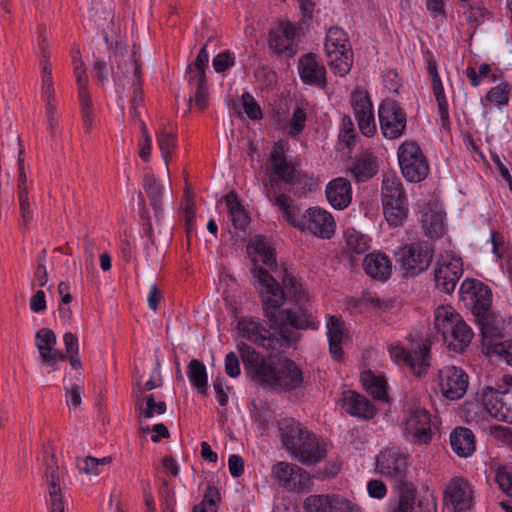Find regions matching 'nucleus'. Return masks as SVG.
Segmentation results:
<instances>
[{"label": "nucleus", "instance_id": "f257e3e1", "mask_svg": "<svg viewBox=\"0 0 512 512\" xmlns=\"http://www.w3.org/2000/svg\"><path fill=\"white\" fill-rule=\"evenodd\" d=\"M264 316L269 321V327L275 331L272 333L267 329L265 341L262 347L267 350L281 352L288 349L293 342L299 339L289 327L297 330H317L318 321L306 308L263 310Z\"/></svg>", "mask_w": 512, "mask_h": 512}, {"label": "nucleus", "instance_id": "f03ea898", "mask_svg": "<svg viewBox=\"0 0 512 512\" xmlns=\"http://www.w3.org/2000/svg\"><path fill=\"white\" fill-rule=\"evenodd\" d=\"M284 448L303 465H313L326 457L325 444L294 418L286 417L278 422Z\"/></svg>", "mask_w": 512, "mask_h": 512}, {"label": "nucleus", "instance_id": "7ed1b4c3", "mask_svg": "<svg viewBox=\"0 0 512 512\" xmlns=\"http://www.w3.org/2000/svg\"><path fill=\"white\" fill-rule=\"evenodd\" d=\"M381 202L384 217L390 227L403 226L408 218V198L399 177L386 175L382 181Z\"/></svg>", "mask_w": 512, "mask_h": 512}, {"label": "nucleus", "instance_id": "20e7f679", "mask_svg": "<svg viewBox=\"0 0 512 512\" xmlns=\"http://www.w3.org/2000/svg\"><path fill=\"white\" fill-rule=\"evenodd\" d=\"M240 357L247 378L262 388H273L278 367V359L265 357L253 347L241 342L238 345Z\"/></svg>", "mask_w": 512, "mask_h": 512}, {"label": "nucleus", "instance_id": "39448f33", "mask_svg": "<svg viewBox=\"0 0 512 512\" xmlns=\"http://www.w3.org/2000/svg\"><path fill=\"white\" fill-rule=\"evenodd\" d=\"M435 253L429 241H417L400 247L394 258L403 275L417 276L431 265Z\"/></svg>", "mask_w": 512, "mask_h": 512}, {"label": "nucleus", "instance_id": "423d86ee", "mask_svg": "<svg viewBox=\"0 0 512 512\" xmlns=\"http://www.w3.org/2000/svg\"><path fill=\"white\" fill-rule=\"evenodd\" d=\"M402 176L410 183H419L429 175V164L416 141L406 140L397 150Z\"/></svg>", "mask_w": 512, "mask_h": 512}, {"label": "nucleus", "instance_id": "0eeeda50", "mask_svg": "<svg viewBox=\"0 0 512 512\" xmlns=\"http://www.w3.org/2000/svg\"><path fill=\"white\" fill-rule=\"evenodd\" d=\"M431 347L432 341L425 338L420 339L412 351L401 345L392 346L389 351L397 363L404 364L416 377L421 378L428 373V369L431 367Z\"/></svg>", "mask_w": 512, "mask_h": 512}, {"label": "nucleus", "instance_id": "6e6552de", "mask_svg": "<svg viewBox=\"0 0 512 512\" xmlns=\"http://www.w3.org/2000/svg\"><path fill=\"white\" fill-rule=\"evenodd\" d=\"M209 55L207 51V43L199 50L195 61L188 66L189 77L188 84L195 91L188 98L189 105L195 101V105L199 110L203 111L208 106V83L205 70L208 67Z\"/></svg>", "mask_w": 512, "mask_h": 512}, {"label": "nucleus", "instance_id": "1a4fd4ad", "mask_svg": "<svg viewBox=\"0 0 512 512\" xmlns=\"http://www.w3.org/2000/svg\"><path fill=\"white\" fill-rule=\"evenodd\" d=\"M378 119L382 135L389 140L400 138L406 131L407 116L400 103L384 99L378 108Z\"/></svg>", "mask_w": 512, "mask_h": 512}, {"label": "nucleus", "instance_id": "9d476101", "mask_svg": "<svg viewBox=\"0 0 512 512\" xmlns=\"http://www.w3.org/2000/svg\"><path fill=\"white\" fill-rule=\"evenodd\" d=\"M294 228L301 232L309 231L322 239H330L335 233L336 224L331 213L320 207H311L303 214L300 213Z\"/></svg>", "mask_w": 512, "mask_h": 512}, {"label": "nucleus", "instance_id": "9b49d317", "mask_svg": "<svg viewBox=\"0 0 512 512\" xmlns=\"http://www.w3.org/2000/svg\"><path fill=\"white\" fill-rule=\"evenodd\" d=\"M253 268L251 273L259 284L264 287L262 297V310H275L282 307L286 300V293L277 280L264 267L258 265L256 257H251Z\"/></svg>", "mask_w": 512, "mask_h": 512}, {"label": "nucleus", "instance_id": "f8f14e48", "mask_svg": "<svg viewBox=\"0 0 512 512\" xmlns=\"http://www.w3.org/2000/svg\"><path fill=\"white\" fill-rule=\"evenodd\" d=\"M408 454L398 447L387 448L376 458V469L384 477L399 484L407 482Z\"/></svg>", "mask_w": 512, "mask_h": 512}, {"label": "nucleus", "instance_id": "ddd939ff", "mask_svg": "<svg viewBox=\"0 0 512 512\" xmlns=\"http://www.w3.org/2000/svg\"><path fill=\"white\" fill-rule=\"evenodd\" d=\"M481 403L492 417L512 424V390L510 388L486 386L481 393Z\"/></svg>", "mask_w": 512, "mask_h": 512}, {"label": "nucleus", "instance_id": "4468645a", "mask_svg": "<svg viewBox=\"0 0 512 512\" xmlns=\"http://www.w3.org/2000/svg\"><path fill=\"white\" fill-rule=\"evenodd\" d=\"M406 438L414 444H428L433 437L431 414L422 407L412 409L405 421Z\"/></svg>", "mask_w": 512, "mask_h": 512}, {"label": "nucleus", "instance_id": "2eb2a0df", "mask_svg": "<svg viewBox=\"0 0 512 512\" xmlns=\"http://www.w3.org/2000/svg\"><path fill=\"white\" fill-rule=\"evenodd\" d=\"M272 473L283 488L298 491L310 489L311 475L296 464L278 462L273 466Z\"/></svg>", "mask_w": 512, "mask_h": 512}, {"label": "nucleus", "instance_id": "dca6fc26", "mask_svg": "<svg viewBox=\"0 0 512 512\" xmlns=\"http://www.w3.org/2000/svg\"><path fill=\"white\" fill-rule=\"evenodd\" d=\"M444 503L452 512H466L473 505V490L462 477L452 478L444 490Z\"/></svg>", "mask_w": 512, "mask_h": 512}, {"label": "nucleus", "instance_id": "f3484780", "mask_svg": "<svg viewBox=\"0 0 512 512\" xmlns=\"http://www.w3.org/2000/svg\"><path fill=\"white\" fill-rule=\"evenodd\" d=\"M351 105L359 130L364 136L372 137L376 133V123L369 93L363 90L353 91Z\"/></svg>", "mask_w": 512, "mask_h": 512}, {"label": "nucleus", "instance_id": "a211bd4d", "mask_svg": "<svg viewBox=\"0 0 512 512\" xmlns=\"http://www.w3.org/2000/svg\"><path fill=\"white\" fill-rule=\"evenodd\" d=\"M272 390L286 393L296 390L303 385V372L298 364L288 358L278 359V367Z\"/></svg>", "mask_w": 512, "mask_h": 512}, {"label": "nucleus", "instance_id": "6ab92c4d", "mask_svg": "<svg viewBox=\"0 0 512 512\" xmlns=\"http://www.w3.org/2000/svg\"><path fill=\"white\" fill-rule=\"evenodd\" d=\"M442 395L449 400H458L468 388V375L460 367L445 366L439 371Z\"/></svg>", "mask_w": 512, "mask_h": 512}, {"label": "nucleus", "instance_id": "aec40b11", "mask_svg": "<svg viewBox=\"0 0 512 512\" xmlns=\"http://www.w3.org/2000/svg\"><path fill=\"white\" fill-rule=\"evenodd\" d=\"M395 487L398 491V499L390 512H436L435 502L425 503L423 500L418 501L417 511H415L417 489L412 482H401L395 484Z\"/></svg>", "mask_w": 512, "mask_h": 512}, {"label": "nucleus", "instance_id": "412c9836", "mask_svg": "<svg viewBox=\"0 0 512 512\" xmlns=\"http://www.w3.org/2000/svg\"><path fill=\"white\" fill-rule=\"evenodd\" d=\"M340 401L341 407L346 413L365 421L373 419L378 413V409L372 401L353 390L343 391Z\"/></svg>", "mask_w": 512, "mask_h": 512}, {"label": "nucleus", "instance_id": "4be33fe9", "mask_svg": "<svg viewBox=\"0 0 512 512\" xmlns=\"http://www.w3.org/2000/svg\"><path fill=\"white\" fill-rule=\"evenodd\" d=\"M298 72L306 85L324 89L327 85L325 66L317 60V55L307 53L298 61Z\"/></svg>", "mask_w": 512, "mask_h": 512}, {"label": "nucleus", "instance_id": "5701e85b", "mask_svg": "<svg viewBox=\"0 0 512 512\" xmlns=\"http://www.w3.org/2000/svg\"><path fill=\"white\" fill-rule=\"evenodd\" d=\"M35 345L39 351L40 364L57 370V360L63 359V352L55 349L56 335L49 328H42L36 332Z\"/></svg>", "mask_w": 512, "mask_h": 512}, {"label": "nucleus", "instance_id": "b1692460", "mask_svg": "<svg viewBox=\"0 0 512 512\" xmlns=\"http://www.w3.org/2000/svg\"><path fill=\"white\" fill-rule=\"evenodd\" d=\"M463 274L462 263L448 262L440 264L434 270V282L436 288L445 293L452 294L456 288V284Z\"/></svg>", "mask_w": 512, "mask_h": 512}, {"label": "nucleus", "instance_id": "393cba45", "mask_svg": "<svg viewBox=\"0 0 512 512\" xmlns=\"http://www.w3.org/2000/svg\"><path fill=\"white\" fill-rule=\"evenodd\" d=\"M326 198L332 207L343 210L352 200V187L348 179L338 177L331 180L326 186Z\"/></svg>", "mask_w": 512, "mask_h": 512}, {"label": "nucleus", "instance_id": "a878e982", "mask_svg": "<svg viewBox=\"0 0 512 512\" xmlns=\"http://www.w3.org/2000/svg\"><path fill=\"white\" fill-rule=\"evenodd\" d=\"M475 322L479 326L483 342L502 338L503 320L492 308L485 311L482 315L475 313Z\"/></svg>", "mask_w": 512, "mask_h": 512}, {"label": "nucleus", "instance_id": "bb28decb", "mask_svg": "<svg viewBox=\"0 0 512 512\" xmlns=\"http://www.w3.org/2000/svg\"><path fill=\"white\" fill-rule=\"evenodd\" d=\"M363 269L372 279L386 281L391 275L392 263L384 253H369L364 257Z\"/></svg>", "mask_w": 512, "mask_h": 512}, {"label": "nucleus", "instance_id": "cd10ccee", "mask_svg": "<svg viewBox=\"0 0 512 512\" xmlns=\"http://www.w3.org/2000/svg\"><path fill=\"white\" fill-rule=\"evenodd\" d=\"M378 169V158L373 153L365 152L355 157L349 171L356 182L364 183L374 177Z\"/></svg>", "mask_w": 512, "mask_h": 512}, {"label": "nucleus", "instance_id": "c85d7f7f", "mask_svg": "<svg viewBox=\"0 0 512 512\" xmlns=\"http://www.w3.org/2000/svg\"><path fill=\"white\" fill-rule=\"evenodd\" d=\"M247 253L250 258L252 254H257L261 257L262 263L272 271L278 268L276 260L275 248L271 246L266 236L258 234L247 245Z\"/></svg>", "mask_w": 512, "mask_h": 512}, {"label": "nucleus", "instance_id": "c756f323", "mask_svg": "<svg viewBox=\"0 0 512 512\" xmlns=\"http://www.w3.org/2000/svg\"><path fill=\"white\" fill-rule=\"evenodd\" d=\"M78 86V97L80 101V113L83 120V127L89 133L93 126L94 109L92 99L87 88L88 77L86 74L76 76Z\"/></svg>", "mask_w": 512, "mask_h": 512}, {"label": "nucleus", "instance_id": "7c9ffc66", "mask_svg": "<svg viewBox=\"0 0 512 512\" xmlns=\"http://www.w3.org/2000/svg\"><path fill=\"white\" fill-rule=\"evenodd\" d=\"M462 8L468 27L471 30V37L486 19H493V13L485 7L481 0H471L463 4Z\"/></svg>", "mask_w": 512, "mask_h": 512}, {"label": "nucleus", "instance_id": "2f4dec72", "mask_svg": "<svg viewBox=\"0 0 512 512\" xmlns=\"http://www.w3.org/2000/svg\"><path fill=\"white\" fill-rule=\"evenodd\" d=\"M452 450L460 457L471 455L476 448L475 436L467 427H456L450 434Z\"/></svg>", "mask_w": 512, "mask_h": 512}, {"label": "nucleus", "instance_id": "473e14b6", "mask_svg": "<svg viewBox=\"0 0 512 512\" xmlns=\"http://www.w3.org/2000/svg\"><path fill=\"white\" fill-rule=\"evenodd\" d=\"M144 191L149 200V204L154 211V216L158 222L163 218V186L153 174H146L143 182Z\"/></svg>", "mask_w": 512, "mask_h": 512}, {"label": "nucleus", "instance_id": "72a5a7b5", "mask_svg": "<svg viewBox=\"0 0 512 512\" xmlns=\"http://www.w3.org/2000/svg\"><path fill=\"white\" fill-rule=\"evenodd\" d=\"M224 200L228 208V212L231 216L234 228L245 231L251 222V218L248 211L242 205L236 191H229L224 196Z\"/></svg>", "mask_w": 512, "mask_h": 512}, {"label": "nucleus", "instance_id": "f704fd0d", "mask_svg": "<svg viewBox=\"0 0 512 512\" xmlns=\"http://www.w3.org/2000/svg\"><path fill=\"white\" fill-rule=\"evenodd\" d=\"M338 504H341V507H345L346 509L353 510V506L350 501L344 500L339 501L334 496L330 497L329 495H310L304 501V509L307 512H332L334 509H338Z\"/></svg>", "mask_w": 512, "mask_h": 512}, {"label": "nucleus", "instance_id": "c9c22d12", "mask_svg": "<svg viewBox=\"0 0 512 512\" xmlns=\"http://www.w3.org/2000/svg\"><path fill=\"white\" fill-rule=\"evenodd\" d=\"M460 315L451 307L440 306L435 310L434 328L441 333L443 341L448 344L452 330H454V323L457 324Z\"/></svg>", "mask_w": 512, "mask_h": 512}, {"label": "nucleus", "instance_id": "e433bc0d", "mask_svg": "<svg viewBox=\"0 0 512 512\" xmlns=\"http://www.w3.org/2000/svg\"><path fill=\"white\" fill-rule=\"evenodd\" d=\"M187 376L197 392L202 396H207L209 386L204 363L198 359H192L187 366Z\"/></svg>", "mask_w": 512, "mask_h": 512}, {"label": "nucleus", "instance_id": "4c0bfd02", "mask_svg": "<svg viewBox=\"0 0 512 512\" xmlns=\"http://www.w3.org/2000/svg\"><path fill=\"white\" fill-rule=\"evenodd\" d=\"M237 328L242 337L253 342L254 344L261 346L262 342L265 341V334L267 329L252 317H243L239 319Z\"/></svg>", "mask_w": 512, "mask_h": 512}, {"label": "nucleus", "instance_id": "58836bf2", "mask_svg": "<svg viewBox=\"0 0 512 512\" xmlns=\"http://www.w3.org/2000/svg\"><path fill=\"white\" fill-rule=\"evenodd\" d=\"M472 338L471 328L460 317L457 324L454 323V330H452L448 347L457 353L463 352L471 343Z\"/></svg>", "mask_w": 512, "mask_h": 512}, {"label": "nucleus", "instance_id": "ea45409f", "mask_svg": "<svg viewBox=\"0 0 512 512\" xmlns=\"http://www.w3.org/2000/svg\"><path fill=\"white\" fill-rule=\"evenodd\" d=\"M280 273V286L283 288V291H288L294 302L298 305L297 308H303L302 304L307 301V294L303 289L302 284L294 275L288 271L286 267H283Z\"/></svg>", "mask_w": 512, "mask_h": 512}, {"label": "nucleus", "instance_id": "a19ab883", "mask_svg": "<svg viewBox=\"0 0 512 512\" xmlns=\"http://www.w3.org/2000/svg\"><path fill=\"white\" fill-rule=\"evenodd\" d=\"M364 389L377 400H388L387 382L384 377L375 375L371 370L361 374Z\"/></svg>", "mask_w": 512, "mask_h": 512}, {"label": "nucleus", "instance_id": "79ce46f5", "mask_svg": "<svg viewBox=\"0 0 512 512\" xmlns=\"http://www.w3.org/2000/svg\"><path fill=\"white\" fill-rule=\"evenodd\" d=\"M328 57V65L335 74L340 76L347 75L353 65V50L345 51L340 49L338 51H326Z\"/></svg>", "mask_w": 512, "mask_h": 512}, {"label": "nucleus", "instance_id": "37998d69", "mask_svg": "<svg viewBox=\"0 0 512 512\" xmlns=\"http://www.w3.org/2000/svg\"><path fill=\"white\" fill-rule=\"evenodd\" d=\"M325 51L351 50L347 32L339 26H332L326 32Z\"/></svg>", "mask_w": 512, "mask_h": 512}, {"label": "nucleus", "instance_id": "c03bdc74", "mask_svg": "<svg viewBox=\"0 0 512 512\" xmlns=\"http://www.w3.org/2000/svg\"><path fill=\"white\" fill-rule=\"evenodd\" d=\"M492 290L486 284H479L478 292L469 300L472 315L480 312L482 315L485 311L492 308Z\"/></svg>", "mask_w": 512, "mask_h": 512}, {"label": "nucleus", "instance_id": "a18cd8bd", "mask_svg": "<svg viewBox=\"0 0 512 512\" xmlns=\"http://www.w3.org/2000/svg\"><path fill=\"white\" fill-rule=\"evenodd\" d=\"M292 201L289 195L280 193L275 196L274 204L282 211L285 220L294 227L301 213V209L298 206H291Z\"/></svg>", "mask_w": 512, "mask_h": 512}, {"label": "nucleus", "instance_id": "49530a36", "mask_svg": "<svg viewBox=\"0 0 512 512\" xmlns=\"http://www.w3.org/2000/svg\"><path fill=\"white\" fill-rule=\"evenodd\" d=\"M221 500L220 492L214 485H208L202 501L195 505L192 512H218L217 502Z\"/></svg>", "mask_w": 512, "mask_h": 512}, {"label": "nucleus", "instance_id": "de8ad7c7", "mask_svg": "<svg viewBox=\"0 0 512 512\" xmlns=\"http://www.w3.org/2000/svg\"><path fill=\"white\" fill-rule=\"evenodd\" d=\"M268 45L276 54H285L289 57L295 54L293 47L288 43V40L280 33V31H278V29L269 31Z\"/></svg>", "mask_w": 512, "mask_h": 512}, {"label": "nucleus", "instance_id": "09e8293b", "mask_svg": "<svg viewBox=\"0 0 512 512\" xmlns=\"http://www.w3.org/2000/svg\"><path fill=\"white\" fill-rule=\"evenodd\" d=\"M432 89L434 96L436 98L438 104V110L440 115V120L443 128H449L450 120H449V106L448 101L445 96L444 87L441 82L432 84Z\"/></svg>", "mask_w": 512, "mask_h": 512}, {"label": "nucleus", "instance_id": "8fccbe9b", "mask_svg": "<svg viewBox=\"0 0 512 512\" xmlns=\"http://www.w3.org/2000/svg\"><path fill=\"white\" fill-rule=\"evenodd\" d=\"M296 169V165L292 162L277 163L272 167V173L270 175V181H281L288 184L292 181V176Z\"/></svg>", "mask_w": 512, "mask_h": 512}, {"label": "nucleus", "instance_id": "3c124183", "mask_svg": "<svg viewBox=\"0 0 512 512\" xmlns=\"http://www.w3.org/2000/svg\"><path fill=\"white\" fill-rule=\"evenodd\" d=\"M58 466L56 465V459L54 455H51L48 459H46V470L45 476L48 483L49 494L50 493H58L62 492L60 487V479L58 474Z\"/></svg>", "mask_w": 512, "mask_h": 512}, {"label": "nucleus", "instance_id": "603ef678", "mask_svg": "<svg viewBox=\"0 0 512 512\" xmlns=\"http://www.w3.org/2000/svg\"><path fill=\"white\" fill-rule=\"evenodd\" d=\"M157 141L162 157L167 165L172 152L176 148V134L163 130L157 134Z\"/></svg>", "mask_w": 512, "mask_h": 512}, {"label": "nucleus", "instance_id": "864d4df0", "mask_svg": "<svg viewBox=\"0 0 512 512\" xmlns=\"http://www.w3.org/2000/svg\"><path fill=\"white\" fill-rule=\"evenodd\" d=\"M512 86L507 81L501 82L498 86L492 87L486 94V98L490 102H495L499 105H506L509 102V94Z\"/></svg>", "mask_w": 512, "mask_h": 512}, {"label": "nucleus", "instance_id": "5fc2aeb1", "mask_svg": "<svg viewBox=\"0 0 512 512\" xmlns=\"http://www.w3.org/2000/svg\"><path fill=\"white\" fill-rule=\"evenodd\" d=\"M307 120L306 110L302 107L297 106L292 114V117L289 121V135L291 137L298 136L305 129V122Z\"/></svg>", "mask_w": 512, "mask_h": 512}, {"label": "nucleus", "instance_id": "6e6d98bb", "mask_svg": "<svg viewBox=\"0 0 512 512\" xmlns=\"http://www.w3.org/2000/svg\"><path fill=\"white\" fill-rule=\"evenodd\" d=\"M356 133L354 124L349 115H344L342 118V128L339 134V141L344 143L346 147L351 148L355 145Z\"/></svg>", "mask_w": 512, "mask_h": 512}, {"label": "nucleus", "instance_id": "4d7b16f0", "mask_svg": "<svg viewBox=\"0 0 512 512\" xmlns=\"http://www.w3.org/2000/svg\"><path fill=\"white\" fill-rule=\"evenodd\" d=\"M241 99L244 112L246 113L248 118H250L251 120H259L263 117L260 105L249 92H244L242 94Z\"/></svg>", "mask_w": 512, "mask_h": 512}, {"label": "nucleus", "instance_id": "13d9d810", "mask_svg": "<svg viewBox=\"0 0 512 512\" xmlns=\"http://www.w3.org/2000/svg\"><path fill=\"white\" fill-rule=\"evenodd\" d=\"M212 65L217 73H224L235 65V54L225 50L213 58Z\"/></svg>", "mask_w": 512, "mask_h": 512}, {"label": "nucleus", "instance_id": "bf43d9fd", "mask_svg": "<svg viewBox=\"0 0 512 512\" xmlns=\"http://www.w3.org/2000/svg\"><path fill=\"white\" fill-rule=\"evenodd\" d=\"M346 244L348 250L357 255L365 253L369 248L365 236L360 233L346 234Z\"/></svg>", "mask_w": 512, "mask_h": 512}, {"label": "nucleus", "instance_id": "052dcab7", "mask_svg": "<svg viewBox=\"0 0 512 512\" xmlns=\"http://www.w3.org/2000/svg\"><path fill=\"white\" fill-rule=\"evenodd\" d=\"M328 341H341L343 338L344 322L340 317L332 315L327 322Z\"/></svg>", "mask_w": 512, "mask_h": 512}, {"label": "nucleus", "instance_id": "680f3d73", "mask_svg": "<svg viewBox=\"0 0 512 512\" xmlns=\"http://www.w3.org/2000/svg\"><path fill=\"white\" fill-rule=\"evenodd\" d=\"M488 351L491 354L504 356L506 362L512 365V340L488 344Z\"/></svg>", "mask_w": 512, "mask_h": 512}, {"label": "nucleus", "instance_id": "e2e57ef3", "mask_svg": "<svg viewBox=\"0 0 512 512\" xmlns=\"http://www.w3.org/2000/svg\"><path fill=\"white\" fill-rule=\"evenodd\" d=\"M495 481L499 488L509 497H512V473H510L506 467H499Z\"/></svg>", "mask_w": 512, "mask_h": 512}, {"label": "nucleus", "instance_id": "0e129e2a", "mask_svg": "<svg viewBox=\"0 0 512 512\" xmlns=\"http://www.w3.org/2000/svg\"><path fill=\"white\" fill-rule=\"evenodd\" d=\"M479 284H483L480 280L467 278L465 279L459 289L460 298L463 301L471 300L475 292H478Z\"/></svg>", "mask_w": 512, "mask_h": 512}, {"label": "nucleus", "instance_id": "69168bd1", "mask_svg": "<svg viewBox=\"0 0 512 512\" xmlns=\"http://www.w3.org/2000/svg\"><path fill=\"white\" fill-rule=\"evenodd\" d=\"M213 388L219 405L225 407L229 399L228 392L231 389L229 386H225V378L223 376L216 377L213 382Z\"/></svg>", "mask_w": 512, "mask_h": 512}, {"label": "nucleus", "instance_id": "338daca9", "mask_svg": "<svg viewBox=\"0 0 512 512\" xmlns=\"http://www.w3.org/2000/svg\"><path fill=\"white\" fill-rule=\"evenodd\" d=\"M63 342L65 345V353H63V359L61 361H66L68 356L79 354L78 338L72 332H66L63 335Z\"/></svg>", "mask_w": 512, "mask_h": 512}, {"label": "nucleus", "instance_id": "774afa93", "mask_svg": "<svg viewBox=\"0 0 512 512\" xmlns=\"http://www.w3.org/2000/svg\"><path fill=\"white\" fill-rule=\"evenodd\" d=\"M225 372L231 378H236L240 375V363L238 356L235 352H229L225 357Z\"/></svg>", "mask_w": 512, "mask_h": 512}]
</instances>
